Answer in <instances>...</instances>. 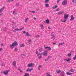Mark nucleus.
Instances as JSON below:
<instances>
[{
	"instance_id": "f257e3e1",
	"label": "nucleus",
	"mask_w": 76,
	"mask_h": 76,
	"mask_svg": "<svg viewBox=\"0 0 76 76\" xmlns=\"http://www.w3.org/2000/svg\"><path fill=\"white\" fill-rule=\"evenodd\" d=\"M18 42L15 41L12 44L10 45V47L11 48V49H13L15 47H16V46H18Z\"/></svg>"
},
{
	"instance_id": "f03ea898",
	"label": "nucleus",
	"mask_w": 76,
	"mask_h": 76,
	"mask_svg": "<svg viewBox=\"0 0 76 76\" xmlns=\"http://www.w3.org/2000/svg\"><path fill=\"white\" fill-rule=\"evenodd\" d=\"M45 48L46 50V51H49V50H51V48L50 47H45Z\"/></svg>"
},
{
	"instance_id": "7ed1b4c3",
	"label": "nucleus",
	"mask_w": 76,
	"mask_h": 76,
	"mask_svg": "<svg viewBox=\"0 0 76 76\" xmlns=\"http://www.w3.org/2000/svg\"><path fill=\"white\" fill-rule=\"evenodd\" d=\"M62 3L63 6H65V5H66L67 4V1L66 0H64L62 2Z\"/></svg>"
},
{
	"instance_id": "20e7f679",
	"label": "nucleus",
	"mask_w": 76,
	"mask_h": 76,
	"mask_svg": "<svg viewBox=\"0 0 76 76\" xmlns=\"http://www.w3.org/2000/svg\"><path fill=\"white\" fill-rule=\"evenodd\" d=\"M47 53H48V52L47 50L45 51L43 54V55L45 56H47Z\"/></svg>"
},
{
	"instance_id": "39448f33",
	"label": "nucleus",
	"mask_w": 76,
	"mask_h": 76,
	"mask_svg": "<svg viewBox=\"0 0 76 76\" xmlns=\"http://www.w3.org/2000/svg\"><path fill=\"white\" fill-rule=\"evenodd\" d=\"M34 65V64L32 63L29 64H28L27 66L28 67H31L32 66Z\"/></svg>"
},
{
	"instance_id": "423d86ee",
	"label": "nucleus",
	"mask_w": 76,
	"mask_h": 76,
	"mask_svg": "<svg viewBox=\"0 0 76 76\" xmlns=\"http://www.w3.org/2000/svg\"><path fill=\"white\" fill-rule=\"evenodd\" d=\"M65 73L64 71H62L61 73H60V75L61 76H64Z\"/></svg>"
},
{
	"instance_id": "0eeeda50",
	"label": "nucleus",
	"mask_w": 76,
	"mask_h": 76,
	"mask_svg": "<svg viewBox=\"0 0 76 76\" xmlns=\"http://www.w3.org/2000/svg\"><path fill=\"white\" fill-rule=\"evenodd\" d=\"M71 19H70V21H72V20L75 19V18L73 17V16L72 15H71Z\"/></svg>"
},
{
	"instance_id": "6e6552de",
	"label": "nucleus",
	"mask_w": 76,
	"mask_h": 76,
	"mask_svg": "<svg viewBox=\"0 0 76 76\" xmlns=\"http://www.w3.org/2000/svg\"><path fill=\"white\" fill-rule=\"evenodd\" d=\"M17 28V26H16L15 29L14 30H13V32H16V31H17L19 30V29H18V28Z\"/></svg>"
},
{
	"instance_id": "1a4fd4ad",
	"label": "nucleus",
	"mask_w": 76,
	"mask_h": 76,
	"mask_svg": "<svg viewBox=\"0 0 76 76\" xmlns=\"http://www.w3.org/2000/svg\"><path fill=\"white\" fill-rule=\"evenodd\" d=\"M16 61H14L13 62V63H12V64L13 66H14V67H16Z\"/></svg>"
},
{
	"instance_id": "9d476101",
	"label": "nucleus",
	"mask_w": 76,
	"mask_h": 76,
	"mask_svg": "<svg viewBox=\"0 0 76 76\" xmlns=\"http://www.w3.org/2000/svg\"><path fill=\"white\" fill-rule=\"evenodd\" d=\"M64 18L65 19H67V18L69 17V16L67 15H64Z\"/></svg>"
},
{
	"instance_id": "9b49d317",
	"label": "nucleus",
	"mask_w": 76,
	"mask_h": 76,
	"mask_svg": "<svg viewBox=\"0 0 76 76\" xmlns=\"http://www.w3.org/2000/svg\"><path fill=\"white\" fill-rule=\"evenodd\" d=\"M64 44V42L61 43H59L58 44V47H60V46L62 45H63V44Z\"/></svg>"
},
{
	"instance_id": "f8f14e48",
	"label": "nucleus",
	"mask_w": 76,
	"mask_h": 76,
	"mask_svg": "<svg viewBox=\"0 0 76 76\" xmlns=\"http://www.w3.org/2000/svg\"><path fill=\"white\" fill-rule=\"evenodd\" d=\"M36 54H37L38 56H39V55H41V53H39L38 52V50H36Z\"/></svg>"
},
{
	"instance_id": "ddd939ff",
	"label": "nucleus",
	"mask_w": 76,
	"mask_h": 76,
	"mask_svg": "<svg viewBox=\"0 0 76 76\" xmlns=\"http://www.w3.org/2000/svg\"><path fill=\"white\" fill-rule=\"evenodd\" d=\"M8 73H9V71H6V72H4V74L5 75H7L8 74Z\"/></svg>"
},
{
	"instance_id": "4468645a",
	"label": "nucleus",
	"mask_w": 76,
	"mask_h": 76,
	"mask_svg": "<svg viewBox=\"0 0 76 76\" xmlns=\"http://www.w3.org/2000/svg\"><path fill=\"white\" fill-rule=\"evenodd\" d=\"M26 36H30V37H31L32 35L31 34H29V33H28V32H27L26 33Z\"/></svg>"
},
{
	"instance_id": "2eb2a0df",
	"label": "nucleus",
	"mask_w": 76,
	"mask_h": 76,
	"mask_svg": "<svg viewBox=\"0 0 76 76\" xmlns=\"http://www.w3.org/2000/svg\"><path fill=\"white\" fill-rule=\"evenodd\" d=\"M4 7H3V8H1L0 10V13H1V12H3V10H4Z\"/></svg>"
},
{
	"instance_id": "dca6fc26",
	"label": "nucleus",
	"mask_w": 76,
	"mask_h": 76,
	"mask_svg": "<svg viewBox=\"0 0 76 76\" xmlns=\"http://www.w3.org/2000/svg\"><path fill=\"white\" fill-rule=\"evenodd\" d=\"M72 52H71L69 53H68L67 55L68 57H70V56H72Z\"/></svg>"
},
{
	"instance_id": "f3484780",
	"label": "nucleus",
	"mask_w": 76,
	"mask_h": 76,
	"mask_svg": "<svg viewBox=\"0 0 76 76\" xmlns=\"http://www.w3.org/2000/svg\"><path fill=\"white\" fill-rule=\"evenodd\" d=\"M26 72H31V69H30L29 68H28L27 69V70H26Z\"/></svg>"
},
{
	"instance_id": "a211bd4d",
	"label": "nucleus",
	"mask_w": 76,
	"mask_h": 76,
	"mask_svg": "<svg viewBox=\"0 0 76 76\" xmlns=\"http://www.w3.org/2000/svg\"><path fill=\"white\" fill-rule=\"evenodd\" d=\"M46 23L48 24V23H50V20H49L48 19L46 20Z\"/></svg>"
},
{
	"instance_id": "6ab92c4d",
	"label": "nucleus",
	"mask_w": 76,
	"mask_h": 76,
	"mask_svg": "<svg viewBox=\"0 0 76 76\" xmlns=\"http://www.w3.org/2000/svg\"><path fill=\"white\" fill-rule=\"evenodd\" d=\"M56 72L58 74H59V73H60V72H61V70H59L58 71L57 70L56 71Z\"/></svg>"
},
{
	"instance_id": "aec40b11",
	"label": "nucleus",
	"mask_w": 76,
	"mask_h": 76,
	"mask_svg": "<svg viewBox=\"0 0 76 76\" xmlns=\"http://www.w3.org/2000/svg\"><path fill=\"white\" fill-rule=\"evenodd\" d=\"M72 73H70L69 72H66V75H72Z\"/></svg>"
},
{
	"instance_id": "412c9836",
	"label": "nucleus",
	"mask_w": 76,
	"mask_h": 76,
	"mask_svg": "<svg viewBox=\"0 0 76 76\" xmlns=\"http://www.w3.org/2000/svg\"><path fill=\"white\" fill-rule=\"evenodd\" d=\"M64 13V12L62 11L61 12H58V15H60L62 14V13Z\"/></svg>"
},
{
	"instance_id": "4be33fe9",
	"label": "nucleus",
	"mask_w": 76,
	"mask_h": 76,
	"mask_svg": "<svg viewBox=\"0 0 76 76\" xmlns=\"http://www.w3.org/2000/svg\"><path fill=\"white\" fill-rule=\"evenodd\" d=\"M74 71H75V70L73 69L72 68L70 69V71H69V72H74Z\"/></svg>"
},
{
	"instance_id": "5701e85b",
	"label": "nucleus",
	"mask_w": 76,
	"mask_h": 76,
	"mask_svg": "<svg viewBox=\"0 0 76 76\" xmlns=\"http://www.w3.org/2000/svg\"><path fill=\"white\" fill-rule=\"evenodd\" d=\"M71 60V58H68L67 59H66V61H70Z\"/></svg>"
},
{
	"instance_id": "b1692460",
	"label": "nucleus",
	"mask_w": 76,
	"mask_h": 76,
	"mask_svg": "<svg viewBox=\"0 0 76 76\" xmlns=\"http://www.w3.org/2000/svg\"><path fill=\"white\" fill-rule=\"evenodd\" d=\"M45 6L46 7H49V4H45Z\"/></svg>"
},
{
	"instance_id": "393cba45",
	"label": "nucleus",
	"mask_w": 76,
	"mask_h": 76,
	"mask_svg": "<svg viewBox=\"0 0 76 76\" xmlns=\"http://www.w3.org/2000/svg\"><path fill=\"white\" fill-rule=\"evenodd\" d=\"M42 55V53L41 54H40V55H39V56H40L39 57V58L40 59L41 58H42V56H41Z\"/></svg>"
},
{
	"instance_id": "a878e982",
	"label": "nucleus",
	"mask_w": 76,
	"mask_h": 76,
	"mask_svg": "<svg viewBox=\"0 0 76 76\" xmlns=\"http://www.w3.org/2000/svg\"><path fill=\"white\" fill-rule=\"evenodd\" d=\"M29 12H32L33 13H35V12H36L35 11H31V10H30V11H29Z\"/></svg>"
},
{
	"instance_id": "bb28decb",
	"label": "nucleus",
	"mask_w": 76,
	"mask_h": 76,
	"mask_svg": "<svg viewBox=\"0 0 76 76\" xmlns=\"http://www.w3.org/2000/svg\"><path fill=\"white\" fill-rule=\"evenodd\" d=\"M48 2H49V0H45V3H48Z\"/></svg>"
},
{
	"instance_id": "cd10ccee",
	"label": "nucleus",
	"mask_w": 76,
	"mask_h": 76,
	"mask_svg": "<svg viewBox=\"0 0 76 76\" xmlns=\"http://www.w3.org/2000/svg\"><path fill=\"white\" fill-rule=\"evenodd\" d=\"M25 44H22L20 45V47H24Z\"/></svg>"
},
{
	"instance_id": "c85d7f7f",
	"label": "nucleus",
	"mask_w": 76,
	"mask_h": 76,
	"mask_svg": "<svg viewBox=\"0 0 76 76\" xmlns=\"http://www.w3.org/2000/svg\"><path fill=\"white\" fill-rule=\"evenodd\" d=\"M40 26L42 27V29H44V25H41Z\"/></svg>"
},
{
	"instance_id": "c756f323",
	"label": "nucleus",
	"mask_w": 76,
	"mask_h": 76,
	"mask_svg": "<svg viewBox=\"0 0 76 76\" xmlns=\"http://www.w3.org/2000/svg\"><path fill=\"white\" fill-rule=\"evenodd\" d=\"M29 74L28 73H26L23 76H29Z\"/></svg>"
},
{
	"instance_id": "7c9ffc66",
	"label": "nucleus",
	"mask_w": 76,
	"mask_h": 76,
	"mask_svg": "<svg viewBox=\"0 0 76 76\" xmlns=\"http://www.w3.org/2000/svg\"><path fill=\"white\" fill-rule=\"evenodd\" d=\"M47 76H51V75L50 74V73L49 72H48L47 73L46 75Z\"/></svg>"
},
{
	"instance_id": "2f4dec72",
	"label": "nucleus",
	"mask_w": 76,
	"mask_h": 76,
	"mask_svg": "<svg viewBox=\"0 0 76 76\" xmlns=\"http://www.w3.org/2000/svg\"><path fill=\"white\" fill-rule=\"evenodd\" d=\"M17 13H16V11H13V15H16Z\"/></svg>"
},
{
	"instance_id": "473e14b6",
	"label": "nucleus",
	"mask_w": 76,
	"mask_h": 76,
	"mask_svg": "<svg viewBox=\"0 0 76 76\" xmlns=\"http://www.w3.org/2000/svg\"><path fill=\"white\" fill-rule=\"evenodd\" d=\"M42 50H43L42 49V48H40L39 49V52H42Z\"/></svg>"
},
{
	"instance_id": "72a5a7b5",
	"label": "nucleus",
	"mask_w": 76,
	"mask_h": 76,
	"mask_svg": "<svg viewBox=\"0 0 76 76\" xmlns=\"http://www.w3.org/2000/svg\"><path fill=\"white\" fill-rule=\"evenodd\" d=\"M61 21L62 22H66V20H64L63 21V20H61Z\"/></svg>"
},
{
	"instance_id": "f704fd0d",
	"label": "nucleus",
	"mask_w": 76,
	"mask_h": 76,
	"mask_svg": "<svg viewBox=\"0 0 76 76\" xmlns=\"http://www.w3.org/2000/svg\"><path fill=\"white\" fill-rule=\"evenodd\" d=\"M28 18L25 19V22H27V21H28Z\"/></svg>"
},
{
	"instance_id": "c9c22d12",
	"label": "nucleus",
	"mask_w": 76,
	"mask_h": 76,
	"mask_svg": "<svg viewBox=\"0 0 76 76\" xmlns=\"http://www.w3.org/2000/svg\"><path fill=\"white\" fill-rule=\"evenodd\" d=\"M15 51L16 52L17 51H18V49L17 48H15Z\"/></svg>"
},
{
	"instance_id": "e433bc0d",
	"label": "nucleus",
	"mask_w": 76,
	"mask_h": 76,
	"mask_svg": "<svg viewBox=\"0 0 76 76\" xmlns=\"http://www.w3.org/2000/svg\"><path fill=\"white\" fill-rule=\"evenodd\" d=\"M51 37H52V38H54L55 37V36H54V34L51 35Z\"/></svg>"
},
{
	"instance_id": "4c0bfd02",
	"label": "nucleus",
	"mask_w": 76,
	"mask_h": 76,
	"mask_svg": "<svg viewBox=\"0 0 76 76\" xmlns=\"http://www.w3.org/2000/svg\"><path fill=\"white\" fill-rule=\"evenodd\" d=\"M23 28H21L20 29H19V31H22V29H23Z\"/></svg>"
},
{
	"instance_id": "58836bf2",
	"label": "nucleus",
	"mask_w": 76,
	"mask_h": 76,
	"mask_svg": "<svg viewBox=\"0 0 76 76\" xmlns=\"http://www.w3.org/2000/svg\"><path fill=\"white\" fill-rule=\"evenodd\" d=\"M15 6H19V3L16 4L15 5Z\"/></svg>"
},
{
	"instance_id": "ea45409f",
	"label": "nucleus",
	"mask_w": 76,
	"mask_h": 76,
	"mask_svg": "<svg viewBox=\"0 0 76 76\" xmlns=\"http://www.w3.org/2000/svg\"><path fill=\"white\" fill-rule=\"evenodd\" d=\"M38 67H39V68H42V66L41 65H39V66Z\"/></svg>"
},
{
	"instance_id": "a19ab883",
	"label": "nucleus",
	"mask_w": 76,
	"mask_h": 76,
	"mask_svg": "<svg viewBox=\"0 0 76 76\" xmlns=\"http://www.w3.org/2000/svg\"><path fill=\"white\" fill-rule=\"evenodd\" d=\"M39 37V35H37L36 36V37H37V38H38V37Z\"/></svg>"
},
{
	"instance_id": "79ce46f5",
	"label": "nucleus",
	"mask_w": 76,
	"mask_h": 76,
	"mask_svg": "<svg viewBox=\"0 0 76 76\" xmlns=\"http://www.w3.org/2000/svg\"><path fill=\"white\" fill-rule=\"evenodd\" d=\"M48 58L46 59L45 60V61H48Z\"/></svg>"
},
{
	"instance_id": "37998d69",
	"label": "nucleus",
	"mask_w": 76,
	"mask_h": 76,
	"mask_svg": "<svg viewBox=\"0 0 76 76\" xmlns=\"http://www.w3.org/2000/svg\"><path fill=\"white\" fill-rule=\"evenodd\" d=\"M59 11V8H58V9L57 10H56V11L57 12Z\"/></svg>"
},
{
	"instance_id": "c03bdc74",
	"label": "nucleus",
	"mask_w": 76,
	"mask_h": 76,
	"mask_svg": "<svg viewBox=\"0 0 76 76\" xmlns=\"http://www.w3.org/2000/svg\"><path fill=\"white\" fill-rule=\"evenodd\" d=\"M1 45H2V46H3V47H4V45L3 44V43H1Z\"/></svg>"
},
{
	"instance_id": "a18cd8bd",
	"label": "nucleus",
	"mask_w": 76,
	"mask_h": 76,
	"mask_svg": "<svg viewBox=\"0 0 76 76\" xmlns=\"http://www.w3.org/2000/svg\"><path fill=\"white\" fill-rule=\"evenodd\" d=\"M51 58V56H48V58Z\"/></svg>"
},
{
	"instance_id": "49530a36",
	"label": "nucleus",
	"mask_w": 76,
	"mask_h": 76,
	"mask_svg": "<svg viewBox=\"0 0 76 76\" xmlns=\"http://www.w3.org/2000/svg\"><path fill=\"white\" fill-rule=\"evenodd\" d=\"M57 7H58V6L57 5H55V8H57Z\"/></svg>"
},
{
	"instance_id": "de8ad7c7",
	"label": "nucleus",
	"mask_w": 76,
	"mask_h": 76,
	"mask_svg": "<svg viewBox=\"0 0 76 76\" xmlns=\"http://www.w3.org/2000/svg\"><path fill=\"white\" fill-rule=\"evenodd\" d=\"M2 66H5V65H4V63H2Z\"/></svg>"
},
{
	"instance_id": "09e8293b",
	"label": "nucleus",
	"mask_w": 76,
	"mask_h": 76,
	"mask_svg": "<svg viewBox=\"0 0 76 76\" xmlns=\"http://www.w3.org/2000/svg\"><path fill=\"white\" fill-rule=\"evenodd\" d=\"M48 28H49V29H51V27H48Z\"/></svg>"
},
{
	"instance_id": "8fccbe9b",
	"label": "nucleus",
	"mask_w": 76,
	"mask_h": 76,
	"mask_svg": "<svg viewBox=\"0 0 76 76\" xmlns=\"http://www.w3.org/2000/svg\"><path fill=\"white\" fill-rule=\"evenodd\" d=\"M60 1V0H58V1H57V2L58 3L59 2V1Z\"/></svg>"
},
{
	"instance_id": "3c124183",
	"label": "nucleus",
	"mask_w": 76,
	"mask_h": 76,
	"mask_svg": "<svg viewBox=\"0 0 76 76\" xmlns=\"http://www.w3.org/2000/svg\"><path fill=\"white\" fill-rule=\"evenodd\" d=\"M7 1L8 2H10V1H11L10 0H9Z\"/></svg>"
},
{
	"instance_id": "603ef678",
	"label": "nucleus",
	"mask_w": 76,
	"mask_h": 76,
	"mask_svg": "<svg viewBox=\"0 0 76 76\" xmlns=\"http://www.w3.org/2000/svg\"><path fill=\"white\" fill-rule=\"evenodd\" d=\"M23 33L24 34H25V33H26V32L25 31H23Z\"/></svg>"
},
{
	"instance_id": "864d4df0",
	"label": "nucleus",
	"mask_w": 76,
	"mask_h": 76,
	"mask_svg": "<svg viewBox=\"0 0 76 76\" xmlns=\"http://www.w3.org/2000/svg\"><path fill=\"white\" fill-rule=\"evenodd\" d=\"M38 70H40V68L38 67Z\"/></svg>"
},
{
	"instance_id": "5fc2aeb1",
	"label": "nucleus",
	"mask_w": 76,
	"mask_h": 76,
	"mask_svg": "<svg viewBox=\"0 0 76 76\" xmlns=\"http://www.w3.org/2000/svg\"><path fill=\"white\" fill-rule=\"evenodd\" d=\"M52 9H55V7H52Z\"/></svg>"
},
{
	"instance_id": "6e6d98bb",
	"label": "nucleus",
	"mask_w": 76,
	"mask_h": 76,
	"mask_svg": "<svg viewBox=\"0 0 76 76\" xmlns=\"http://www.w3.org/2000/svg\"><path fill=\"white\" fill-rule=\"evenodd\" d=\"M3 50V49L2 48H1L0 49V51H2Z\"/></svg>"
},
{
	"instance_id": "4d7b16f0",
	"label": "nucleus",
	"mask_w": 76,
	"mask_h": 76,
	"mask_svg": "<svg viewBox=\"0 0 76 76\" xmlns=\"http://www.w3.org/2000/svg\"><path fill=\"white\" fill-rule=\"evenodd\" d=\"M28 42H31V40H28Z\"/></svg>"
},
{
	"instance_id": "13d9d810",
	"label": "nucleus",
	"mask_w": 76,
	"mask_h": 76,
	"mask_svg": "<svg viewBox=\"0 0 76 76\" xmlns=\"http://www.w3.org/2000/svg\"><path fill=\"white\" fill-rule=\"evenodd\" d=\"M56 44V42L53 43V45H54L55 44Z\"/></svg>"
},
{
	"instance_id": "bf43d9fd",
	"label": "nucleus",
	"mask_w": 76,
	"mask_h": 76,
	"mask_svg": "<svg viewBox=\"0 0 76 76\" xmlns=\"http://www.w3.org/2000/svg\"><path fill=\"white\" fill-rule=\"evenodd\" d=\"M72 2H74L75 1V0H72Z\"/></svg>"
},
{
	"instance_id": "052dcab7",
	"label": "nucleus",
	"mask_w": 76,
	"mask_h": 76,
	"mask_svg": "<svg viewBox=\"0 0 76 76\" xmlns=\"http://www.w3.org/2000/svg\"><path fill=\"white\" fill-rule=\"evenodd\" d=\"M33 69H34L33 68H32L31 69V70H33Z\"/></svg>"
},
{
	"instance_id": "680f3d73",
	"label": "nucleus",
	"mask_w": 76,
	"mask_h": 76,
	"mask_svg": "<svg viewBox=\"0 0 76 76\" xmlns=\"http://www.w3.org/2000/svg\"><path fill=\"white\" fill-rule=\"evenodd\" d=\"M34 19H35V20H36V19H37V18H34Z\"/></svg>"
},
{
	"instance_id": "e2e57ef3",
	"label": "nucleus",
	"mask_w": 76,
	"mask_h": 76,
	"mask_svg": "<svg viewBox=\"0 0 76 76\" xmlns=\"http://www.w3.org/2000/svg\"><path fill=\"white\" fill-rule=\"evenodd\" d=\"M20 72H22V70H20Z\"/></svg>"
},
{
	"instance_id": "0e129e2a",
	"label": "nucleus",
	"mask_w": 76,
	"mask_h": 76,
	"mask_svg": "<svg viewBox=\"0 0 76 76\" xmlns=\"http://www.w3.org/2000/svg\"><path fill=\"white\" fill-rule=\"evenodd\" d=\"M20 70V68H19V69H18V70Z\"/></svg>"
},
{
	"instance_id": "69168bd1",
	"label": "nucleus",
	"mask_w": 76,
	"mask_h": 76,
	"mask_svg": "<svg viewBox=\"0 0 76 76\" xmlns=\"http://www.w3.org/2000/svg\"><path fill=\"white\" fill-rule=\"evenodd\" d=\"M5 29H7V27H5Z\"/></svg>"
},
{
	"instance_id": "338daca9",
	"label": "nucleus",
	"mask_w": 76,
	"mask_h": 76,
	"mask_svg": "<svg viewBox=\"0 0 76 76\" xmlns=\"http://www.w3.org/2000/svg\"><path fill=\"white\" fill-rule=\"evenodd\" d=\"M13 19H15V18H13Z\"/></svg>"
},
{
	"instance_id": "774afa93",
	"label": "nucleus",
	"mask_w": 76,
	"mask_h": 76,
	"mask_svg": "<svg viewBox=\"0 0 76 76\" xmlns=\"http://www.w3.org/2000/svg\"><path fill=\"white\" fill-rule=\"evenodd\" d=\"M44 47L45 48V45H44Z\"/></svg>"
}]
</instances>
